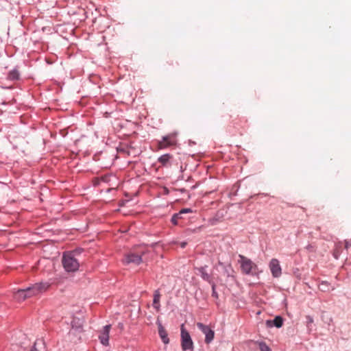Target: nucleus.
Masks as SVG:
<instances>
[{
	"mask_svg": "<svg viewBox=\"0 0 351 351\" xmlns=\"http://www.w3.org/2000/svg\"><path fill=\"white\" fill-rule=\"evenodd\" d=\"M149 252L147 245H139L125 256L123 262L126 264L139 265L143 261V257Z\"/></svg>",
	"mask_w": 351,
	"mask_h": 351,
	"instance_id": "1",
	"label": "nucleus"
},
{
	"mask_svg": "<svg viewBox=\"0 0 351 351\" xmlns=\"http://www.w3.org/2000/svg\"><path fill=\"white\" fill-rule=\"evenodd\" d=\"M62 265L67 272H74L78 270L80 263L75 257L73 252H67L63 254L62 259Z\"/></svg>",
	"mask_w": 351,
	"mask_h": 351,
	"instance_id": "2",
	"label": "nucleus"
},
{
	"mask_svg": "<svg viewBox=\"0 0 351 351\" xmlns=\"http://www.w3.org/2000/svg\"><path fill=\"white\" fill-rule=\"evenodd\" d=\"M239 263L241 264L242 272L247 275L254 274L255 273V270L257 269V265L250 259L243 255H239Z\"/></svg>",
	"mask_w": 351,
	"mask_h": 351,
	"instance_id": "3",
	"label": "nucleus"
},
{
	"mask_svg": "<svg viewBox=\"0 0 351 351\" xmlns=\"http://www.w3.org/2000/svg\"><path fill=\"white\" fill-rule=\"evenodd\" d=\"M49 287L50 284L48 282H39L25 289L27 293V298H32L47 291Z\"/></svg>",
	"mask_w": 351,
	"mask_h": 351,
	"instance_id": "4",
	"label": "nucleus"
},
{
	"mask_svg": "<svg viewBox=\"0 0 351 351\" xmlns=\"http://www.w3.org/2000/svg\"><path fill=\"white\" fill-rule=\"evenodd\" d=\"M181 346L183 351H193V342L183 324L181 326Z\"/></svg>",
	"mask_w": 351,
	"mask_h": 351,
	"instance_id": "5",
	"label": "nucleus"
},
{
	"mask_svg": "<svg viewBox=\"0 0 351 351\" xmlns=\"http://www.w3.org/2000/svg\"><path fill=\"white\" fill-rule=\"evenodd\" d=\"M197 328L205 335V343L209 344L214 339L215 332L209 326L201 322L197 323Z\"/></svg>",
	"mask_w": 351,
	"mask_h": 351,
	"instance_id": "6",
	"label": "nucleus"
},
{
	"mask_svg": "<svg viewBox=\"0 0 351 351\" xmlns=\"http://www.w3.org/2000/svg\"><path fill=\"white\" fill-rule=\"evenodd\" d=\"M269 267L274 278H278L281 276L282 268L278 259L272 258L269 262Z\"/></svg>",
	"mask_w": 351,
	"mask_h": 351,
	"instance_id": "7",
	"label": "nucleus"
},
{
	"mask_svg": "<svg viewBox=\"0 0 351 351\" xmlns=\"http://www.w3.org/2000/svg\"><path fill=\"white\" fill-rule=\"evenodd\" d=\"M176 144V139L171 134L163 136L162 140L158 143V148L162 149Z\"/></svg>",
	"mask_w": 351,
	"mask_h": 351,
	"instance_id": "8",
	"label": "nucleus"
},
{
	"mask_svg": "<svg viewBox=\"0 0 351 351\" xmlns=\"http://www.w3.org/2000/svg\"><path fill=\"white\" fill-rule=\"evenodd\" d=\"M110 328L111 325L110 324L105 326L99 335V339H100L101 343L104 346L108 345Z\"/></svg>",
	"mask_w": 351,
	"mask_h": 351,
	"instance_id": "9",
	"label": "nucleus"
},
{
	"mask_svg": "<svg viewBox=\"0 0 351 351\" xmlns=\"http://www.w3.org/2000/svg\"><path fill=\"white\" fill-rule=\"evenodd\" d=\"M156 324L158 328V335L162 340V341L165 344H168L169 343V339L168 337V333L164 326L162 325L159 319H157Z\"/></svg>",
	"mask_w": 351,
	"mask_h": 351,
	"instance_id": "10",
	"label": "nucleus"
},
{
	"mask_svg": "<svg viewBox=\"0 0 351 351\" xmlns=\"http://www.w3.org/2000/svg\"><path fill=\"white\" fill-rule=\"evenodd\" d=\"M83 331V322L77 317H74L71 322V332H82Z\"/></svg>",
	"mask_w": 351,
	"mask_h": 351,
	"instance_id": "11",
	"label": "nucleus"
},
{
	"mask_svg": "<svg viewBox=\"0 0 351 351\" xmlns=\"http://www.w3.org/2000/svg\"><path fill=\"white\" fill-rule=\"evenodd\" d=\"M283 324V319L280 316H276L274 320H267L266 325L268 327L275 326L277 328H280Z\"/></svg>",
	"mask_w": 351,
	"mask_h": 351,
	"instance_id": "12",
	"label": "nucleus"
},
{
	"mask_svg": "<svg viewBox=\"0 0 351 351\" xmlns=\"http://www.w3.org/2000/svg\"><path fill=\"white\" fill-rule=\"evenodd\" d=\"M171 159H172V156L169 154H166L162 155L160 157H159L158 159V161L162 166H168V165H171Z\"/></svg>",
	"mask_w": 351,
	"mask_h": 351,
	"instance_id": "13",
	"label": "nucleus"
},
{
	"mask_svg": "<svg viewBox=\"0 0 351 351\" xmlns=\"http://www.w3.org/2000/svg\"><path fill=\"white\" fill-rule=\"evenodd\" d=\"M31 351H46L45 344L43 339H38L34 342Z\"/></svg>",
	"mask_w": 351,
	"mask_h": 351,
	"instance_id": "14",
	"label": "nucleus"
},
{
	"mask_svg": "<svg viewBox=\"0 0 351 351\" xmlns=\"http://www.w3.org/2000/svg\"><path fill=\"white\" fill-rule=\"evenodd\" d=\"M27 293L24 289H19L17 291L14 292V298L16 300L19 302L24 301L27 299Z\"/></svg>",
	"mask_w": 351,
	"mask_h": 351,
	"instance_id": "15",
	"label": "nucleus"
},
{
	"mask_svg": "<svg viewBox=\"0 0 351 351\" xmlns=\"http://www.w3.org/2000/svg\"><path fill=\"white\" fill-rule=\"evenodd\" d=\"M160 298V294L159 291L156 290L154 292V295L153 306L157 311H158L160 308V304H159Z\"/></svg>",
	"mask_w": 351,
	"mask_h": 351,
	"instance_id": "16",
	"label": "nucleus"
},
{
	"mask_svg": "<svg viewBox=\"0 0 351 351\" xmlns=\"http://www.w3.org/2000/svg\"><path fill=\"white\" fill-rule=\"evenodd\" d=\"M19 73L17 70L14 69L9 72L8 79L10 80H17L19 79Z\"/></svg>",
	"mask_w": 351,
	"mask_h": 351,
	"instance_id": "17",
	"label": "nucleus"
},
{
	"mask_svg": "<svg viewBox=\"0 0 351 351\" xmlns=\"http://www.w3.org/2000/svg\"><path fill=\"white\" fill-rule=\"evenodd\" d=\"M199 274L201 275V277L206 280V281H208L209 282H210V276L206 271L205 270V268L204 267H200L199 269Z\"/></svg>",
	"mask_w": 351,
	"mask_h": 351,
	"instance_id": "18",
	"label": "nucleus"
},
{
	"mask_svg": "<svg viewBox=\"0 0 351 351\" xmlns=\"http://www.w3.org/2000/svg\"><path fill=\"white\" fill-rule=\"evenodd\" d=\"M319 289L322 291H327L329 290V285L327 283V282H322L319 285Z\"/></svg>",
	"mask_w": 351,
	"mask_h": 351,
	"instance_id": "19",
	"label": "nucleus"
},
{
	"mask_svg": "<svg viewBox=\"0 0 351 351\" xmlns=\"http://www.w3.org/2000/svg\"><path fill=\"white\" fill-rule=\"evenodd\" d=\"M182 217H181V213H176L174 214L172 217H171V222L174 224V225H176L178 223V220L179 219H180Z\"/></svg>",
	"mask_w": 351,
	"mask_h": 351,
	"instance_id": "20",
	"label": "nucleus"
},
{
	"mask_svg": "<svg viewBox=\"0 0 351 351\" xmlns=\"http://www.w3.org/2000/svg\"><path fill=\"white\" fill-rule=\"evenodd\" d=\"M259 348L261 351H271L269 346L265 342L259 343Z\"/></svg>",
	"mask_w": 351,
	"mask_h": 351,
	"instance_id": "21",
	"label": "nucleus"
},
{
	"mask_svg": "<svg viewBox=\"0 0 351 351\" xmlns=\"http://www.w3.org/2000/svg\"><path fill=\"white\" fill-rule=\"evenodd\" d=\"M306 319L307 326L309 327L310 324H311L313 322V319L309 315H307L306 317Z\"/></svg>",
	"mask_w": 351,
	"mask_h": 351,
	"instance_id": "22",
	"label": "nucleus"
},
{
	"mask_svg": "<svg viewBox=\"0 0 351 351\" xmlns=\"http://www.w3.org/2000/svg\"><path fill=\"white\" fill-rule=\"evenodd\" d=\"M225 271H226V273L227 274V276H232L231 275V274H230V271H231V272H233V270H232V267H231V266H230V265L228 267V268H226V269H225Z\"/></svg>",
	"mask_w": 351,
	"mask_h": 351,
	"instance_id": "23",
	"label": "nucleus"
},
{
	"mask_svg": "<svg viewBox=\"0 0 351 351\" xmlns=\"http://www.w3.org/2000/svg\"><path fill=\"white\" fill-rule=\"evenodd\" d=\"M191 210L190 208H184L181 210L179 213H181V215L184 213H191Z\"/></svg>",
	"mask_w": 351,
	"mask_h": 351,
	"instance_id": "24",
	"label": "nucleus"
},
{
	"mask_svg": "<svg viewBox=\"0 0 351 351\" xmlns=\"http://www.w3.org/2000/svg\"><path fill=\"white\" fill-rule=\"evenodd\" d=\"M212 289H213V296L217 298V293L215 291V284L212 285Z\"/></svg>",
	"mask_w": 351,
	"mask_h": 351,
	"instance_id": "25",
	"label": "nucleus"
},
{
	"mask_svg": "<svg viewBox=\"0 0 351 351\" xmlns=\"http://www.w3.org/2000/svg\"><path fill=\"white\" fill-rule=\"evenodd\" d=\"M350 246H351L350 242H349L348 241H345V247L346 249H348Z\"/></svg>",
	"mask_w": 351,
	"mask_h": 351,
	"instance_id": "26",
	"label": "nucleus"
},
{
	"mask_svg": "<svg viewBox=\"0 0 351 351\" xmlns=\"http://www.w3.org/2000/svg\"><path fill=\"white\" fill-rule=\"evenodd\" d=\"M307 250L309 251H313V247L311 245H308L306 247Z\"/></svg>",
	"mask_w": 351,
	"mask_h": 351,
	"instance_id": "27",
	"label": "nucleus"
},
{
	"mask_svg": "<svg viewBox=\"0 0 351 351\" xmlns=\"http://www.w3.org/2000/svg\"><path fill=\"white\" fill-rule=\"evenodd\" d=\"M186 243L185 242H183L181 243V247L184 248L186 246Z\"/></svg>",
	"mask_w": 351,
	"mask_h": 351,
	"instance_id": "28",
	"label": "nucleus"
}]
</instances>
